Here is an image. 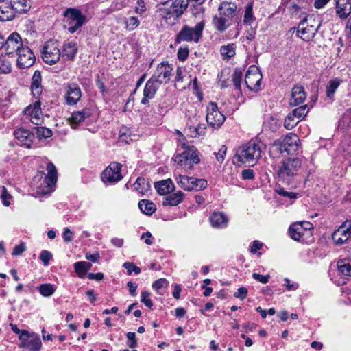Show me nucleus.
Segmentation results:
<instances>
[{"instance_id":"obj_1","label":"nucleus","mask_w":351,"mask_h":351,"mask_svg":"<svg viewBox=\"0 0 351 351\" xmlns=\"http://www.w3.org/2000/svg\"><path fill=\"white\" fill-rule=\"evenodd\" d=\"M265 148L263 143L257 139H252L238 149L235 157L239 162L252 164L253 166L261 158Z\"/></svg>"},{"instance_id":"obj_2","label":"nucleus","mask_w":351,"mask_h":351,"mask_svg":"<svg viewBox=\"0 0 351 351\" xmlns=\"http://www.w3.org/2000/svg\"><path fill=\"white\" fill-rule=\"evenodd\" d=\"M301 165L302 162L299 158L282 160L276 170L278 182L288 185L291 184Z\"/></svg>"},{"instance_id":"obj_3","label":"nucleus","mask_w":351,"mask_h":351,"mask_svg":"<svg viewBox=\"0 0 351 351\" xmlns=\"http://www.w3.org/2000/svg\"><path fill=\"white\" fill-rule=\"evenodd\" d=\"M46 169L47 173L46 175L44 173H42L40 178L38 180L40 184H36V182L38 179L37 176L34 177L33 180V184L36 189L38 195H49L54 191L58 178L56 168L55 165L50 162L47 163Z\"/></svg>"},{"instance_id":"obj_4","label":"nucleus","mask_w":351,"mask_h":351,"mask_svg":"<svg viewBox=\"0 0 351 351\" xmlns=\"http://www.w3.org/2000/svg\"><path fill=\"white\" fill-rule=\"evenodd\" d=\"M313 225L306 221H297L289 228L290 237L297 241L308 244L313 241Z\"/></svg>"},{"instance_id":"obj_5","label":"nucleus","mask_w":351,"mask_h":351,"mask_svg":"<svg viewBox=\"0 0 351 351\" xmlns=\"http://www.w3.org/2000/svg\"><path fill=\"white\" fill-rule=\"evenodd\" d=\"M299 137L294 133H289L282 140H276L270 147V152L282 154L285 152L293 154L299 149Z\"/></svg>"},{"instance_id":"obj_6","label":"nucleus","mask_w":351,"mask_h":351,"mask_svg":"<svg viewBox=\"0 0 351 351\" xmlns=\"http://www.w3.org/2000/svg\"><path fill=\"white\" fill-rule=\"evenodd\" d=\"M63 16L64 27L71 34H74L80 29L86 22V17L82 14L80 10L74 8H66Z\"/></svg>"},{"instance_id":"obj_7","label":"nucleus","mask_w":351,"mask_h":351,"mask_svg":"<svg viewBox=\"0 0 351 351\" xmlns=\"http://www.w3.org/2000/svg\"><path fill=\"white\" fill-rule=\"evenodd\" d=\"M182 147L184 150L175 156L174 160L183 168L191 169L194 165L200 161L198 151L194 146H185L184 143L182 145Z\"/></svg>"},{"instance_id":"obj_8","label":"nucleus","mask_w":351,"mask_h":351,"mask_svg":"<svg viewBox=\"0 0 351 351\" xmlns=\"http://www.w3.org/2000/svg\"><path fill=\"white\" fill-rule=\"evenodd\" d=\"M204 26L205 22L204 21L197 23L194 27L184 25L176 35L175 43H180L182 42L198 43L202 36Z\"/></svg>"},{"instance_id":"obj_9","label":"nucleus","mask_w":351,"mask_h":351,"mask_svg":"<svg viewBox=\"0 0 351 351\" xmlns=\"http://www.w3.org/2000/svg\"><path fill=\"white\" fill-rule=\"evenodd\" d=\"M43 60L50 65L56 63L61 57L59 43L57 40H49L45 43L42 49Z\"/></svg>"},{"instance_id":"obj_10","label":"nucleus","mask_w":351,"mask_h":351,"mask_svg":"<svg viewBox=\"0 0 351 351\" xmlns=\"http://www.w3.org/2000/svg\"><path fill=\"white\" fill-rule=\"evenodd\" d=\"M176 180L181 189L189 191L204 190L208 185V182L205 179H197L186 176L179 175Z\"/></svg>"},{"instance_id":"obj_11","label":"nucleus","mask_w":351,"mask_h":351,"mask_svg":"<svg viewBox=\"0 0 351 351\" xmlns=\"http://www.w3.org/2000/svg\"><path fill=\"white\" fill-rule=\"evenodd\" d=\"M20 343L19 347L26 348L29 351H39L42 347V342L38 335L23 331L22 335L19 336Z\"/></svg>"},{"instance_id":"obj_12","label":"nucleus","mask_w":351,"mask_h":351,"mask_svg":"<svg viewBox=\"0 0 351 351\" xmlns=\"http://www.w3.org/2000/svg\"><path fill=\"white\" fill-rule=\"evenodd\" d=\"M173 70L172 64H169L167 61H163L158 64L156 71L150 78L158 84H167L172 75Z\"/></svg>"},{"instance_id":"obj_13","label":"nucleus","mask_w":351,"mask_h":351,"mask_svg":"<svg viewBox=\"0 0 351 351\" xmlns=\"http://www.w3.org/2000/svg\"><path fill=\"white\" fill-rule=\"evenodd\" d=\"M122 165L121 163L111 162L103 171L101 180L104 183L114 184L123 178L121 173Z\"/></svg>"},{"instance_id":"obj_14","label":"nucleus","mask_w":351,"mask_h":351,"mask_svg":"<svg viewBox=\"0 0 351 351\" xmlns=\"http://www.w3.org/2000/svg\"><path fill=\"white\" fill-rule=\"evenodd\" d=\"M82 90L75 82H69L64 84V98L65 104L69 106H74L77 104L82 97Z\"/></svg>"},{"instance_id":"obj_15","label":"nucleus","mask_w":351,"mask_h":351,"mask_svg":"<svg viewBox=\"0 0 351 351\" xmlns=\"http://www.w3.org/2000/svg\"><path fill=\"white\" fill-rule=\"evenodd\" d=\"M226 117L218 109L217 105L214 102L209 103L207 106L206 121L209 125L216 128H219L224 123Z\"/></svg>"},{"instance_id":"obj_16","label":"nucleus","mask_w":351,"mask_h":351,"mask_svg":"<svg viewBox=\"0 0 351 351\" xmlns=\"http://www.w3.org/2000/svg\"><path fill=\"white\" fill-rule=\"evenodd\" d=\"M351 237V220L346 219L332 234V240L337 245L346 243Z\"/></svg>"},{"instance_id":"obj_17","label":"nucleus","mask_w":351,"mask_h":351,"mask_svg":"<svg viewBox=\"0 0 351 351\" xmlns=\"http://www.w3.org/2000/svg\"><path fill=\"white\" fill-rule=\"evenodd\" d=\"M18 57L16 64L20 69H26L32 66L36 61V58L29 47L25 45L16 53Z\"/></svg>"},{"instance_id":"obj_18","label":"nucleus","mask_w":351,"mask_h":351,"mask_svg":"<svg viewBox=\"0 0 351 351\" xmlns=\"http://www.w3.org/2000/svg\"><path fill=\"white\" fill-rule=\"evenodd\" d=\"M262 74L255 66H250L245 77V83L250 90L258 91L260 89Z\"/></svg>"},{"instance_id":"obj_19","label":"nucleus","mask_w":351,"mask_h":351,"mask_svg":"<svg viewBox=\"0 0 351 351\" xmlns=\"http://www.w3.org/2000/svg\"><path fill=\"white\" fill-rule=\"evenodd\" d=\"M40 106L41 102L40 99L38 98L35 99L33 104L29 105L23 110L24 114L28 117L32 123L37 125L40 123L43 117Z\"/></svg>"},{"instance_id":"obj_20","label":"nucleus","mask_w":351,"mask_h":351,"mask_svg":"<svg viewBox=\"0 0 351 351\" xmlns=\"http://www.w3.org/2000/svg\"><path fill=\"white\" fill-rule=\"evenodd\" d=\"M24 45L20 35L17 32H13L8 37L5 41L4 40L3 47L6 54L14 55V53H17L19 49Z\"/></svg>"},{"instance_id":"obj_21","label":"nucleus","mask_w":351,"mask_h":351,"mask_svg":"<svg viewBox=\"0 0 351 351\" xmlns=\"http://www.w3.org/2000/svg\"><path fill=\"white\" fill-rule=\"evenodd\" d=\"M14 135L19 145L27 148L31 147L34 138V132L24 128H19L14 131Z\"/></svg>"},{"instance_id":"obj_22","label":"nucleus","mask_w":351,"mask_h":351,"mask_svg":"<svg viewBox=\"0 0 351 351\" xmlns=\"http://www.w3.org/2000/svg\"><path fill=\"white\" fill-rule=\"evenodd\" d=\"M160 84H158L155 81L149 78L144 87L143 96L141 101L143 105L149 104V100L152 99L158 90Z\"/></svg>"},{"instance_id":"obj_23","label":"nucleus","mask_w":351,"mask_h":351,"mask_svg":"<svg viewBox=\"0 0 351 351\" xmlns=\"http://www.w3.org/2000/svg\"><path fill=\"white\" fill-rule=\"evenodd\" d=\"M91 115L92 110L88 108L73 112L69 120L71 128L74 129L77 128L81 123L88 120Z\"/></svg>"},{"instance_id":"obj_24","label":"nucleus","mask_w":351,"mask_h":351,"mask_svg":"<svg viewBox=\"0 0 351 351\" xmlns=\"http://www.w3.org/2000/svg\"><path fill=\"white\" fill-rule=\"evenodd\" d=\"M306 18H304L298 25L297 34L303 40L309 41L317 32V28L313 25L304 26L306 22Z\"/></svg>"},{"instance_id":"obj_25","label":"nucleus","mask_w":351,"mask_h":351,"mask_svg":"<svg viewBox=\"0 0 351 351\" xmlns=\"http://www.w3.org/2000/svg\"><path fill=\"white\" fill-rule=\"evenodd\" d=\"M306 98V93L301 85H295L291 91V97L289 101L290 106H296L304 103Z\"/></svg>"},{"instance_id":"obj_26","label":"nucleus","mask_w":351,"mask_h":351,"mask_svg":"<svg viewBox=\"0 0 351 351\" xmlns=\"http://www.w3.org/2000/svg\"><path fill=\"white\" fill-rule=\"evenodd\" d=\"M9 0H0V21H9L14 19L15 13Z\"/></svg>"},{"instance_id":"obj_27","label":"nucleus","mask_w":351,"mask_h":351,"mask_svg":"<svg viewBox=\"0 0 351 351\" xmlns=\"http://www.w3.org/2000/svg\"><path fill=\"white\" fill-rule=\"evenodd\" d=\"M336 14L341 19H346L351 13V0H334Z\"/></svg>"},{"instance_id":"obj_28","label":"nucleus","mask_w":351,"mask_h":351,"mask_svg":"<svg viewBox=\"0 0 351 351\" xmlns=\"http://www.w3.org/2000/svg\"><path fill=\"white\" fill-rule=\"evenodd\" d=\"M78 48L75 42H65L63 44L62 51L61 52L62 58L64 61L74 60L77 54Z\"/></svg>"},{"instance_id":"obj_29","label":"nucleus","mask_w":351,"mask_h":351,"mask_svg":"<svg viewBox=\"0 0 351 351\" xmlns=\"http://www.w3.org/2000/svg\"><path fill=\"white\" fill-rule=\"evenodd\" d=\"M237 6L235 3L223 1L218 8L221 16L232 20L237 14Z\"/></svg>"},{"instance_id":"obj_30","label":"nucleus","mask_w":351,"mask_h":351,"mask_svg":"<svg viewBox=\"0 0 351 351\" xmlns=\"http://www.w3.org/2000/svg\"><path fill=\"white\" fill-rule=\"evenodd\" d=\"M41 73L38 70L35 71L31 82V90L35 99H38L42 93L43 87L41 85Z\"/></svg>"},{"instance_id":"obj_31","label":"nucleus","mask_w":351,"mask_h":351,"mask_svg":"<svg viewBox=\"0 0 351 351\" xmlns=\"http://www.w3.org/2000/svg\"><path fill=\"white\" fill-rule=\"evenodd\" d=\"M210 221L213 228H224L228 226V219L223 213L217 212L211 215Z\"/></svg>"},{"instance_id":"obj_32","label":"nucleus","mask_w":351,"mask_h":351,"mask_svg":"<svg viewBox=\"0 0 351 351\" xmlns=\"http://www.w3.org/2000/svg\"><path fill=\"white\" fill-rule=\"evenodd\" d=\"M154 187L160 195H167L175 189L174 184L171 179L156 182L154 184Z\"/></svg>"},{"instance_id":"obj_33","label":"nucleus","mask_w":351,"mask_h":351,"mask_svg":"<svg viewBox=\"0 0 351 351\" xmlns=\"http://www.w3.org/2000/svg\"><path fill=\"white\" fill-rule=\"evenodd\" d=\"M15 15L27 12L32 6L31 0H10Z\"/></svg>"},{"instance_id":"obj_34","label":"nucleus","mask_w":351,"mask_h":351,"mask_svg":"<svg viewBox=\"0 0 351 351\" xmlns=\"http://www.w3.org/2000/svg\"><path fill=\"white\" fill-rule=\"evenodd\" d=\"M184 198V193L178 191L176 193L167 195L164 197L162 204L164 206H175L180 204Z\"/></svg>"},{"instance_id":"obj_35","label":"nucleus","mask_w":351,"mask_h":351,"mask_svg":"<svg viewBox=\"0 0 351 351\" xmlns=\"http://www.w3.org/2000/svg\"><path fill=\"white\" fill-rule=\"evenodd\" d=\"M134 189L141 195H145L151 189V185L146 179L139 177L134 184Z\"/></svg>"},{"instance_id":"obj_36","label":"nucleus","mask_w":351,"mask_h":351,"mask_svg":"<svg viewBox=\"0 0 351 351\" xmlns=\"http://www.w3.org/2000/svg\"><path fill=\"white\" fill-rule=\"evenodd\" d=\"M73 267L77 276L83 278L88 271L90 269L92 264L86 261H78L73 265Z\"/></svg>"},{"instance_id":"obj_37","label":"nucleus","mask_w":351,"mask_h":351,"mask_svg":"<svg viewBox=\"0 0 351 351\" xmlns=\"http://www.w3.org/2000/svg\"><path fill=\"white\" fill-rule=\"evenodd\" d=\"M189 5L188 0H175L171 5V8L174 10L176 18L180 17L186 10Z\"/></svg>"},{"instance_id":"obj_38","label":"nucleus","mask_w":351,"mask_h":351,"mask_svg":"<svg viewBox=\"0 0 351 351\" xmlns=\"http://www.w3.org/2000/svg\"><path fill=\"white\" fill-rule=\"evenodd\" d=\"M138 207L142 213L147 215H152L156 210V205L147 199H141L138 202Z\"/></svg>"},{"instance_id":"obj_39","label":"nucleus","mask_w":351,"mask_h":351,"mask_svg":"<svg viewBox=\"0 0 351 351\" xmlns=\"http://www.w3.org/2000/svg\"><path fill=\"white\" fill-rule=\"evenodd\" d=\"M228 20L229 19L223 16H215L213 19V24L217 31L223 32L230 25V24H226Z\"/></svg>"},{"instance_id":"obj_40","label":"nucleus","mask_w":351,"mask_h":351,"mask_svg":"<svg viewBox=\"0 0 351 351\" xmlns=\"http://www.w3.org/2000/svg\"><path fill=\"white\" fill-rule=\"evenodd\" d=\"M236 45L234 43H230L226 45H223L220 48V53L223 59H230L234 56L236 52Z\"/></svg>"},{"instance_id":"obj_41","label":"nucleus","mask_w":351,"mask_h":351,"mask_svg":"<svg viewBox=\"0 0 351 351\" xmlns=\"http://www.w3.org/2000/svg\"><path fill=\"white\" fill-rule=\"evenodd\" d=\"M37 289L43 297H50L55 293L56 287L51 283H44L38 286Z\"/></svg>"},{"instance_id":"obj_42","label":"nucleus","mask_w":351,"mask_h":351,"mask_svg":"<svg viewBox=\"0 0 351 351\" xmlns=\"http://www.w3.org/2000/svg\"><path fill=\"white\" fill-rule=\"evenodd\" d=\"M121 20L125 24V28L130 32L134 30L140 25V21L136 16L123 17Z\"/></svg>"},{"instance_id":"obj_43","label":"nucleus","mask_w":351,"mask_h":351,"mask_svg":"<svg viewBox=\"0 0 351 351\" xmlns=\"http://www.w3.org/2000/svg\"><path fill=\"white\" fill-rule=\"evenodd\" d=\"M255 20L253 14V3H248L245 8V13L243 16V23L246 25H251L252 23Z\"/></svg>"},{"instance_id":"obj_44","label":"nucleus","mask_w":351,"mask_h":351,"mask_svg":"<svg viewBox=\"0 0 351 351\" xmlns=\"http://www.w3.org/2000/svg\"><path fill=\"white\" fill-rule=\"evenodd\" d=\"M341 82V80L338 78H335L329 81L326 86V95L328 98L332 99L334 93L339 87Z\"/></svg>"},{"instance_id":"obj_45","label":"nucleus","mask_w":351,"mask_h":351,"mask_svg":"<svg viewBox=\"0 0 351 351\" xmlns=\"http://www.w3.org/2000/svg\"><path fill=\"white\" fill-rule=\"evenodd\" d=\"M243 73L241 70L236 69L232 75V82L234 86L235 90L237 92V95L241 93V82H242Z\"/></svg>"},{"instance_id":"obj_46","label":"nucleus","mask_w":351,"mask_h":351,"mask_svg":"<svg viewBox=\"0 0 351 351\" xmlns=\"http://www.w3.org/2000/svg\"><path fill=\"white\" fill-rule=\"evenodd\" d=\"M338 272L346 277H351V265L345 261H339L337 262Z\"/></svg>"},{"instance_id":"obj_47","label":"nucleus","mask_w":351,"mask_h":351,"mask_svg":"<svg viewBox=\"0 0 351 351\" xmlns=\"http://www.w3.org/2000/svg\"><path fill=\"white\" fill-rule=\"evenodd\" d=\"M34 136L40 139H47L52 136V132L50 129L45 127H36L34 128Z\"/></svg>"},{"instance_id":"obj_48","label":"nucleus","mask_w":351,"mask_h":351,"mask_svg":"<svg viewBox=\"0 0 351 351\" xmlns=\"http://www.w3.org/2000/svg\"><path fill=\"white\" fill-rule=\"evenodd\" d=\"M308 109L306 105L300 106L290 112L298 121L302 120L307 114Z\"/></svg>"},{"instance_id":"obj_49","label":"nucleus","mask_w":351,"mask_h":351,"mask_svg":"<svg viewBox=\"0 0 351 351\" xmlns=\"http://www.w3.org/2000/svg\"><path fill=\"white\" fill-rule=\"evenodd\" d=\"M173 11L171 6L169 8H160L159 10L160 16L166 23H169V20H171L172 18H176V14Z\"/></svg>"},{"instance_id":"obj_50","label":"nucleus","mask_w":351,"mask_h":351,"mask_svg":"<svg viewBox=\"0 0 351 351\" xmlns=\"http://www.w3.org/2000/svg\"><path fill=\"white\" fill-rule=\"evenodd\" d=\"M11 71V62L5 56H0V73H9Z\"/></svg>"},{"instance_id":"obj_51","label":"nucleus","mask_w":351,"mask_h":351,"mask_svg":"<svg viewBox=\"0 0 351 351\" xmlns=\"http://www.w3.org/2000/svg\"><path fill=\"white\" fill-rule=\"evenodd\" d=\"M300 121H298L291 113H289L284 121V126L290 130L293 129Z\"/></svg>"},{"instance_id":"obj_52","label":"nucleus","mask_w":351,"mask_h":351,"mask_svg":"<svg viewBox=\"0 0 351 351\" xmlns=\"http://www.w3.org/2000/svg\"><path fill=\"white\" fill-rule=\"evenodd\" d=\"M119 138L122 141L130 143V142L132 141L130 130L124 126L121 127L119 130Z\"/></svg>"},{"instance_id":"obj_53","label":"nucleus","mask_w":351,"mask_h":351,"mask_svg":"<svg viewBox=\"0 0 351 351\" xmlns=\"http://www.w3.org/2000/svg\"><path fill=\"white\" fill-rule=\"evenodd\" d=\"M1 199L3 204L5 206H8L11 204L10 199L12 197L8 193L7 189L4 186H0Z\"/></svg>"},{"instance_id":"obj_54","label":"nucleus","mask_w":351,"mask_h":351,"mask_svg":"<svg viewBox=\"0 0 351 351\" xmlns=\"http://www.w3.org/2000/svg\"><path fill=\"white\" fill-rule=\"evenodd\" d=\"M141 302L149 308L153 306V302L151 300V293L147 291H143L141 293Z\"/></svg>"},{"instance_id":"obj_55","label":"nucleus","mask_w":351,"mask_h":351,"mask_svg":"<svg viewBox=\"0 0 351 351\" xmlns=\"http://www.w3.org/2000/svg\"><path fill=\"white\" fill-rule=\"evenodd\" d=\"M123 267L127 270L128 275H131L132 272L137 275L141 271V268L135 265L133 263L125 262L123 263Z\"/></svg>"},{"instance_id":"obj_56","label":"nucleus","mask_w":351,"mask_h":351,"mask_svg":"<svg viewBox=\"0 0 351 351\" xmlns=\"http://www.w3.org/2000/svg\"><path fill=\"white\" fill-rule=\"evenodd\" d=\"M169 282L166 278H160L155 280L152 284V288L160 293V290L164 287H167Z\"/></svg>"},{"instance_id":"obj_57","label":"nucleus","mask_w":351,"mask_h":351,"mask_svg":"<svg viewBox=\"0 0 351 351\" xmlns=\"http://www.w3.org/2000/svg\"><path fill=\"white\" fill-rule=\"evenodd\" d=\"M126 337H127V339H128L127 346L130 348H136L137 346H138V342H137V340L136 339V334H135V332H128L126 334Z\"/></svg>"},{"instance_id":"obj_58","label":"nucleus","mask_w":351,"mask_h":351,"mask_svg":"<svg viewBox=\"0 0 351 351\" xmlns=\"http://www.w3.org/2000/svg\"><path fill=\"white\" fill-rule=\"evenodd\" d=\"M276 192L278 195L285 197H287L291 200L295 199L298 197V193L295 192H288L285 191L283 188H279L276 189Z\"/></svg>"},{"instance_id":"obj_59","label":"nucleus","mask_w":351,"mask_h":351,"mask_svg":"<svg viewBox=\"0 0 351 351\" xmlns=\"http://www.w3.org/2000/svg\"><path fill=\"white\" fill-rule=\"evenodd\" d=\"M52 258V254L47 250H43L40 254V259L45 266L49 265L50 260Z\"/></svg>"},{"instance_id":"obj_60","label":"nucleus","mask_w":351,"mask_h":351,"mask_svg":"<svg viewBox=\"0 0 351 351\" xmlns=\"http://www.w3.org/2000/svg\"><path fill=\"white\" fill-rule=\"evenodd\" d=\"M189 54V50L188 47H180L178 50L177 57L178 59L181 62H184Z\"/></svg>"},{"instance_id":"obj_61","label":"nucleus","mask_w":351,"mask_h":351,"mask_svg":"<svg viewBox=\"0 0 351 351\" xmlns=\"http://www.w3.org/2000/svg\"><path fill=\"white\" fill-rule=\"evenodd\" d=\"M263 247V243L258 240H254L252 241L249 247L250 252L253 254H256L258 252V250L262 249Z\"/></svg>"},{"instance_id":"obj_62","label":"nucleus","mask_w":351,"mask_h":351,"mask_svg":"<svg viewBox=\"0 0 351 351\" xmlns=\"http://www.w3.org/2000/svg\"><path fill=\"white\" fill-rule=\"evenodd\" d=\"M285 283L283 286L286 287L288 291H295L298 289L299 285L297 282H291L289 278L284 279Z\"/></svg>"},{"instance_id":"obj_63","label":"nucleus","mask_w":351,"mask_h":351,"mask_svg":"<svg viewBox=\"0 0 351 351\" xmlns=\"http://www.w3.org/2000/svg\"><path fill=\"white\" fill-rule=\"evenodd\" d=\"M247 295V289L245 287H239L234 293V296L237 298H239L241 300H243Z\"/></svg>"},{"instance_id":"obj_64","label":"nucleus","mask_w":351,"mask_h":351,"mask_svg":"<svg viewBox=\"0 0 351 351\" xmlns=\"http://www.w3.org/2000/svg\"><path fill=\"white\" fill-rule=\"evenodd\" d=\"M62 238L64 242L69 243L73 239V232L69 228H65L62 233Z\"/></svg>"}]
</instances>
